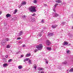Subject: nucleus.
I'll return each mask as SVG.
<instances>
[{"mask_svg": "<svg viewBox=\"0 0 73 73\" xmlns=\"http://www.w3.org/2000/svg\"><path fill=\"white\" fill-rule=\"evenodd\" d=\"M58 5V4L56 3L54 5V8H53V11L54 12H56V10H55V8H56V7H57V5Z\"/></svg>", "mask_w": 73, "mask_h": 73, "instance_id": "20e7f679", "label": "nucleus"}, {"mask_svg": "<svg viewBox=\"0 0 73 73\" xmlns=\"http://www.w3.org/2000/svg\"><path fill=\"white\" fill-rule=\"evenodd\" d=\"M55 2L58 3H62V1L60 0H56L55 1Z\"/></svg>", "mask_w": 73, "mask_h": 73, "instance_id": "0eeeda50", "label": "nucleus"}, {"mask_svg": "<svg viewBox=\"0 0 73 73\" xmlns=\"http://www.w3.org/2000/svg\"><path fill=\"white\" fill-rule=\"evenodd\" d=\"M19 44H22V42H21V41L19 42Z\"/></svg>", "mask_w": 73, "mask_h": 73, "instance_id": "c9c22d12", "label": "nucleus"}, {"mask_svg": "<svg viewBox=\"0 0 73 73\" xmlns=\"http://www.w3.org/2000/svg\"><path fill=\"white\" fill-rule=\"evenodd\" d=\"M21 4L22 5H25L26 4V2L25 1H23L21 3Z\"/></svg>", "mask_w": 73, "mask_h": 73, "instance_id": "a211bd4d", "label": "nucleus"}, {"mask_svg": "<svg viewBox=\"0 0 73 73\" xmlns=\"http://www.w3.org/2000/svg\"><path fill=\"white\" fill-rule=\"evenodd\" d=\"M46 64H48V61H46Z\"/></svg>", "mask_w": 73, "mask_h": 73, "instance_id": "a18cd8bd", "label": "nucleus"}, {"mask_svg": "<svg viewBox=\"0 0 73 73\" xmlns=\"http://www.w3.org/2000/svg\"><path fill=\"white\" fill-rule=\"evenodd\" d=\"M25 44H23L22 45V47H25Z\"/></svg>", "mask_w": 73, "mask_h": 73, "instance_id": "58836bf2", "label": "nucleus"}, {"mask_svg": "<svg viewBox=\"0 0 73 73\" xmlns=\"http://www.w3.org/2000/svg\"><path fill=\"white\" fill-rule=\"evenodd\" d=\"M34 68H35V69H36L37 68V66H34Z\"/></svg>", "mask_w": 73, "mask_h": 73, "instance_id": "79ce46f5", "label": "nucleus"}, {"mask_svg": "<svg viewBox=\"0 0 73 73\" xmlns=\"http://www.w3.org/2000/svg\"><path fill=\"white\" fill-rule=\"evenodd\" d=\"M23 34V31H21L20 32V33L18 34V36H21V35H22Z\"/></svg>", "mask_w": 73, "mask_h": 73, "instance_id": "39448f33", "label": "nucleus"}, {"mask_svg": "<svg viewBox=\"0 0 73 73\" xmlns=\"http://www.w3.org/2000/svg\"><path fill=\"white\" fill-rule=\"evenodd\" d=\"M46 43L47 45H49L50 44V42L49 40H47L46 41Z\"/></svg>", "mask_w": 73, "mask_h": 73, "instance_id": "423d86ee", "label": "nucleus"}, {"mask_svg": "<svg viewBox=\"0 0 73 73\" xmlns=\"http://www.w3.org/2000/svg\"><path fill=\"white\" fill-rule=\"evenodd\" d=\"M67 72H69V70H67Z\"/></svg>", "mask_w": 73, "mask_h": 73, "instance_id": "3c124183", "label": "nucleus"}, {"mask_svg": "<svg viewBox=\"0 0 73 73\" xmlns=\"http://www.w3.org/2000/svg\"><path fill=\"white\" fill-rule=\"evenodd\" d=\"M48 36H53V33H50L48 34Z\"/></svg>", "mask_w": 73, "mask_h": 73, "instance_id": "f3484780", "label": "nucleus"}, {"mask_svg": "<svg viewBox=\"0 0 73 73\" xmlns=\"http://www.w3.org/2000/svg\"><path fill=\"white\" fill-rule=\"evenodd\" d=\"M73 69L72 68V69H71L70 70H69V72H73Z\"/></svg>", "mask_w": 73, "mask_h": 73, "instance_id": "393cba45", "label": "nucleus"}, {"mask_svg": "<svg viewBox=\"0 0 73 73\" xmlns=\"http://www.w3.org/2000/svg\"><path fill=\"white\" fill-rule=\"evenodd\" d=\"M72 29H73V26H72Z\"/></svg>", "mask_w": 73, "mask_h": 73, "instance_id": "8fccbe9b", "label": "nucleus"}, {"mask_svg": "<svg viewBox=\"0 0 73 73\" xmlns=\"http://www.w3.org/2000/svg\"><path fill=\"white\" fill-rule=\"evenodd\" d=\"M36 7L35 6H31L30 8H29L30 11L31 12H36Z\"/></svg>", "mask_w": 73, "mask_h": 73, "instance_id": "f257e3e1", "label": "nucleus"}, {"mask_svg": "<svg viewBox=\"0 0 73 73\" xmlns=\"http://www.w3.org/2000/svg\"><path fill=\"white\" fill-rule=\"evenodd\" d=\"M35 52H37V50L35 49L34 50Z\"/></svg>", "mask_w": 73, "mask_h": 73, "instance_id": "4c0bfd02", "label": "nucleus"}, {"mask_svg": "<svg viewBox=\"0 0 73 73\" xmlns=\"http://www.w3.org/2000/svg\"><path fill=\"white\" fill-rule=\"evenodd\" d=\"M67 63V62H66V61H65L64 62H63V64H66Z\"/></svg>", "mask_w": 73, "mask_h": 73, "instance_id": "c756f323", "label": "nucleus"}, {"mask_svg": "<svg viewBox=\"0 0 73 73\" xmlns=\"http://www.w3.org/2000/svg\"><path fill=\"white\" fill-rule=\"evenodd\" d=\"M58 26V25H52V28H53V29H54L56 28V27H57Z\"/></svg>", "mask_w": 73, "mask_h": 73, "instance_id": "1a4fd4ad", "label": "nucleus"}, {"mask_svg": "<svg viewBox=\"0 0 73 73\" xmlns=\"http://www.w3.org/2000/svg\"><path fill=\"white\" fill-rule=\"evenodd\" d=\"M59 15L57 13H55L54 14V17H58V16Z\"/></svg>", "mask_w": 73, "mask_h": 73, "instance_id": "6ab92c4d", "label": "nucleus"}, {"mask_svg": "<svg viewBox=\"0 0 73 73\" xmlns=\"http://www.w3.org/2000/svg\"><path fill=\"white\" fill-rule=\"evenodd\" d=\"M38 35H39L40 37H41V36H42V34H41V33H40V34H38Z\"/></svg>", "mask_w": 73, "mask_h": 73, "instance_id": "cd10ccee", "label": "nucleus"}, {"mask_svg": "<svg viewBox=\"0 0 73 73\" xmlns=\"http://www.w3.org/2000/svg\"><path fill=\"white\" fill-rule=\"evenodd\" d=\"M46 49L48 50H52V48H51V47H47L46 48Z\"/></svg>", "mask_w": 73, "mask_h": 73, "instance_id": "4468645a", "label": "nucleus"}, {"mask_svg": "<svg viewBox=\"0 0 73 73\" xmlns=\"http://www.w3.org/2000/svg\"><path fill=\"white\" fill-rule=\"evenodd\" d=\"M29 64H31L32 63V62H31V60H29Z\"/></svg>", "mask_w": 73, "mask_h": 73, "instance_id": "4be33fe9", "label": "nucleus"}, {"mask_svg": "<svg viewBox=\"0 0 73 73\" xmlns=\"http://www.w3.org/2000/svg\"><path fill=\"white\" fill-rule=\"evenodd\" d=\"M34 3H35V4H36V3H37V1H36V0H34Z\"/></svg>", "mask_w": 73, "mask_h": 73, "instance_id": "f704fd0d", "label": "nucleus"}, {"mask_svg": "<svg viewBox=\"0 0 73 73\" xmlns=\"http://www.w3.org/2000/svg\"><path fill=\"white\" fill-rule=\"evenodd\" d=\"M3 67H6V66H7L8 65V64L6 63H4L3 64Z\"/></svg>", "mask_w": 73, "mask_h": 73, "instance_id": "ddd939ff", "label": "nucleus"}, {"mask_svg": "<svg viewBox=\"0 0 73 73\" xmlns=\"http://www.w3.org/2000/svg\"><path fill=\"white\" fill-rule=\"evenodd\" d=\"M45 60H46V59H45Z\"/></svg>", "mask_w": 73, "mask_h": 73, "instance_id": "6e6d98bb", "label": "nucleus"}, {"mask_svg": "<svg viewBox=\"0 0 73 73\" xmlns=\"http://www.w3.org/2000/svg\"><path fill=\"white\" fill-rule=\"evenodd\" d=\"M31 56V53H29V54H26V56L27 57H29V56Z\"/></svg>", "mask_w": 73, "mask_h": 73, "instance_id": "f8f14e48", "label": "nucleus"}, {"mask_svg": "<svg viewBox=\"0 0 73 73\" xmlns=\"http://www.w3.org/2000/svg\"><path fill=\"white\" fill-rule=\"evenodd\" d=\"M16 20V18H13L12 19V21H15Z\"/></svg>", "mask_w": 73, "mask_h": 73, "instance_id": "bb28decb", "label": "nucleus"}, {"mask_svg": "<svg viewBox=\"0 0 73 73\" xmlns=\"http://www.w3.org/2000/svg\"><path fill=\"white\" fill-rule=\"evenodd\" d=\"M21 38V37H18L17 38V40H20Z\"/></svg>", "mask_w": 73, "mask_h": 73, "instance_id": "72a5a7b5", "label": "nucleus"}, {"mask_svg": "<svg viewBox=\"0 0 73 73\" xmlns=\"http://www.w3.org/2000/svg\"><path fill=\"white\" fill-rule=\"evenodd\" d=\"M4 26H6V25H7V23H4Z\"/></svg>", "mask_w": 73, "mask_h": 73, "instance_id": "2f4dec72", "label": "nucleus"}, {"mask_svg": "<svg viewBox=\"0 0 73 73\" xmlns=\"http://www.w3.org/2000/svg\"><path fill=\"white\" fill-rule=\"evenodd\" d=\"M70 52V51L69 50H67L66 51V52L67 53H69Z\"/></svg>", "mask_w": 73, "mask_h": 73, "instance_id": "7c9ffc66", "label": "nucleus"}, {"mask_svg": "<svg viewBox=\"0 0 73 73\" xmlns=\"http://www.w3.org/2000/svg\"><path fill=\"white\" fill-rule=\"evenodd\" d=\"M23 17H24V18H25H25H26V17H27V16H26L25 15H23Z\"/></svg>", "mask_w": 73, "mask_h": 73, "instance_id": "473e14b6", "label": "nucleus"}, {"mask_svg": "<svg viewBox=\"0 0 73 73\" xmlns=\"http://www.w3.org/2000/svg\"><path fill=\"white\" fill-rule=\"evenodd\" d=\"M68 44V43L67 42H64L62 43L63 45H67Z\"/></svg>", "mask_w": 73, "mask_h": 73, "instance_id": "6e6552de", "label": "nucleus"}, {"mask_svg": "<svg viewBox=\"0 0 73 73\" xmlns=\"http://www.w3.org/2000/svg\"><path fill=\"white\" fill-rule=\"evenodd\" d=\"M2 13V11H0V15H1V14Z\"/></svg>", "mask_w": 73, "mask_h": 73, "instance_id": "49530a36", "label": "nucleus"}, {"mask_svg": "<svg viewBox=\"0 0 73 73\" xmlns=\"http://www.w3.org/2000/svg\"><path fill=\"white\" fill-rule=\"evenodd\" d=\"M9 41V38H6L5 40H3L1 43L2 45V46L5 45V43L7 42V41Z\"/></svg>", "mask_w": 73, "mask_h": 73, "instance_id": "f03ea898", "label": "nucleus"}, {"mask_svg": "<svg viewBox=\"0 0 73 73\" xmlns=\"http://www.w3.org/2000/svg\"><path fill=\"white\" fill-rule=\"evenodd\" d=\"M41 23H45L44 22V19L42 20Z\"/></svg>", "mask_w": 73, "mask_h": 73, "instance_id": "5701e85b", "label": "nucleus"}, {"mask_svg": "<svg viewBox=\"0 0 73 73\" xmlns=\"http://www.w3.org/2000/svg\"><path fill=\"white\" fill-rule=\"evenodd\" d=\"M65 22H62V24L63 25H64V24H65Z\"/></svg>", "mask_w": 73, "mask_h": 73, "instance_id": "e433bc0d", "label": "nucleus"}, {"mask_svg": "<svg viewBox=\"0 0 73 73\" xmlns=\"http://www.w3.org/2000/svg\"><path fill=\"white\" fill-rule=\"evenodd\" d=\"M29 60V58H26L24 60V62H25L27 61H28Z\"/></svg>", "mask_w": 73, "mask_h": 73, "instance_id": "9d476101", "label": "nucleus"}, {"mask_svg": "<svg viewBox=\"0 0 73 73\" xmlns=\"http://www.w3.org/2000/svg\"><path fill=\"white\" fill-rule=\"evenodd\" d=\"M40 73H44V71H41Z\"/></svg>", "mask_w": 73, "mask_h": 73, "instance_id": "c03bdc74", "label": "nucleus"}, {"mask_svg": "<svg viewBox=\"0 0 73 73\" xmlns=\"http://www.w3.org/2000/svg\"><path fill=\"white\" fill-rule=\"evenodd\" d=\"M36 48L37 49L40 50L42 49V44H39L38 46H36Z\"/></svg>", "mask_w": 73, "mask_h": 73, "instance_id": "7ed1b4c3", "label": "nucleus"}, {"mask_svg": "<svg viewBox=\"0 0 73 73\" xmlns=\"http://www.w3.org/2000/svg\"><path fill=\"white\" fill-rule=\"evenodd\" d=\"M8 55H7L5 56L6 58H8Z\"/></svg>", "mask_w": 73, "mask_h": 73, "instance_id": "37998d69", "label": "nucleus"}, {"mask_svg": "<svg viewBox=\"0 0 73 73\" xmlns=\"http://www.w3.org/2000/svg\"><path fill=\"white\" fill-rule=\"evenodd\" d=\"M31 21L33 22V21H35V18H31Z\"/></svg>", "mask_w": 73, "mask_h": 73, "instance_id": "aec40b11", "label": "nucleus"}, {"mask_svg": "<svg viewBox=\"0 0 73 73\" xmlns=\"http://www.w3.org/2000/svg\"><path fill=\"white\" fill-rule=\"evenodd\" d=\"M38 70H44V69L43 68H41L40 67L38 68Z\"/></svg>", "mask_w": 73, "mask_h": 73, "instance_id": "9b49d317", "label": "nucleus"}, {"mask_svg": "<svg viewBox=\"0 0 73 73\" xmlns=\"http://www.w3.org/2000/svg\"><path fill=\"white\" fill-rule=\"evenodd\" d=\"M33 16H35V13H34L32 15Z\"/></svg>", "mask_w": 73, "mask_h": 73, "instance_id": "a19ab883", "label": "nucleus"}, {"mask_svg": "<svg viewBox=\"0 0 73 73\" xmlns=\"http://www.w3.org/2000/svg\"><path fill=\"white\" fill-rule=\"evenodd\" d=\"M72 61H73V60H72Z\"/></svg>", "mask_w": 73, "mask_h": 73, "instance_id": "5fc2aeb1", "label": "nucleus"}, {"mask_svg": "<svg viewBox=\"0 0 73 73\" xmlns=\"http://www.w3.org/2000/svg\"><path fill=\"white\" fill-rule=\"evenodd\" d=\"M17 12V9H15V11L14 12H13V13L14 14H16V13Z\"/></svg>", "mask_w": 73, "mask_h": 73, "instance_id": "412c9836", "label": "nucleus"}, {"mask_svg": "<svg viewBox=\"0 0 73 73\" xmlns=\"http://www.w3.org/2000/svg\"><path fill=\"white\" fill-rule=\"evenodd\" d=\"M23 56H24V55H21V58H22V57H23Z\"/></svg>", "mask_w": 73, "mask_h": 73, "instance_id": "ea45409f", "label": "nucleus"}, {"mask_svg": "<svg viewBox=\"0 0 73 73\" xmlns=\"http://www.w3.org/2000/svg\"><path fill=\"white\" fill-rule=\"evenodd\" d=\"M45 60H46V59H45Z\"/></svg>", "mask_w": 73, "mask_h": 73, "instance_id": "4d7b16f0", "label": "nucleus"}, {"mask_svg": "<svg viewBox=\"0 0 73 73\" xmlns=\"http://www.w3.org/2000/svg\"><path fill=\"white\" fill-rule=\"evenodd\" d=\"M72 36H73V35H72Z\"/></svg>", "mask_w": 73, "mask_h": 73, "instance_id": "864d4df0", "label": "nucleus"}, {"mask_svg": "<svg viewBox=\"0 0 73 73\" xmlns=\"http://www.w3.org/2000/svg\"><path fill=\"white\" fill-rule=\"evenodd\" d=\"M44 6H45V7H46V6H47L46 4H45L44 5Z\"/></svg>", "mask_w": 73, "mask_h": 73, "instance_id": "09e8293b", "label": "nucleus"}, {"mask_svg": "<svg viewBox=\"0 0 73 73\" xmlns=\"http://www.w3.org/2000/svg\"><path fill=\"white\" fill-rule=\"evenodd\" d=\"M18 69H21L23 68V66H19L18 67Z\"/></svg>", "mask_w": 73, "mask_h": 73, "instance_id": "dca6fc26", "label": "nucleus"}, {"mask_svg": "<svg viewBox=\"0 0 73 73\" xmlns=\"http://www.w3.org/2000/svg\"><path fill=\"white\" fill-rule=\"evenodd\" d=\"M71 44H69L68 45V46H70V45H71Z\"/></svg>", "mask_w": 73, "mask_h": 73, "instance_id": "de8ad7c7", "label": "nucleus"}, {"mask_svg": "<svg viewBox=\"0 0 73 73\" xmlns=\"http://www.w3.org/2000/svg\"><path fill=\"white\" fill-rule=\"evenodd\" d=\"M6 48H10V46L9 45H7Z\"/></svg>", "mask_w": 73, "mask_h": 73, "instance_id": "a878e982", "label": "nucleus"}, {"mask_svg": "<svg viewBox=\"0 0 73 73\" xmlns=\"http://www.w3.org/2000/svg\"><path fill=\"white\" fill-rule=\"evenodd\" d=\"M6 16L7 18L8 17H11V15L9 14H7L6 15Z\"/></svg>", "mask_w": 73, "mask_h": 73, "instance_id": "2eb2a0df", "label": "nucleus"}, {"mask_svg": "<svg viewBox=\"0 0 73 73\" xmlns=\"http://www.w3.org/2000/svg\"><path fill=\"white\" fill-rule=\"evenodd\" d=\"M22 5H22V4H21V5H19L18 6V7L19 8H21V7H22Z\"/></svg>", "mask_w": 73, "mask_h": 73, "instance_id": "b1692460", "label": "nucleus"}, {"mask_svg": "<svg viewBox=\"0 0 73 73\" xmlns=\"http://www.w3.org/2000/svg\"><path fill=\"white\" fill-rule=\"evenodd\" d=\"M0 19H1V17H0Z\"/></svg>", "mask_w": 73, "mask_h": 73, "instance_id": "603ef678", "label": "nucleus"}, {"mask_svg": "<svg viewBox=\"0 0 73 73\" xmlns=\"http://www.w3.org/2000/svg\"><path fill=\"white\" fill-rule=\"evenodd\" d=\"M12 61V59H10L9 60L8 62H11V61Z\"/></svg>", "mask_w": 73, "mask_h": 73, "instance_id": "c85d7f7f", "label": "nucleus"}]
</instances>
